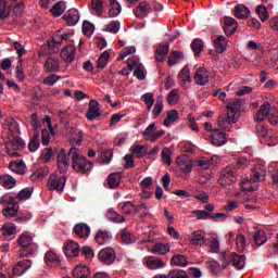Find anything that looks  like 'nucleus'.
<instances>
[{
    "instance_id": "nucleus-41",
    "label": "nucleus",
    "mask_w": 278,
    "mask_h": 278,
    "mask_svg": "<svg viewBox=\"0 0 278 278\" xmlns=\"http://www.w3.org/2000/svg\"><path fill=\"white\" fill-rule=\"evenodd\" d=\"M148 151H149V147L147 146L137 144L132 148V154L137 159L144 157V155H148L149 153Z\"/></svg>"
},
{
    "instance_id": "nucleus-15",
    "label": "nucleus",
    "mask_w": 278,
    "mask_h": 278,
    "mask_svg": "<svg viewBox=\"0 0 278 278\" xmlns=\"http://www.w3.org/2000/svg\"><path fill=\"white\" fill-rule=\"evenodd\" d=\"M265 175H266V166L262 164L255 165V167L251 170L250 181H254V182L262 181Z\"/></svg>"
},
{
    "instance_id": "nucleus-34",
    "label": "nucleus",
    "mask_w": 278,
    "mask_h": 278,
    "mask_svg": "<svg viewBox=\"0 0 278 278\" xmlns=\"http://www.w3.org/2000/svg\"><path fill=\"white\" fill-rule=\"evenodd\" d=\"M227 42L228 40L225 38V36H219L214 39L215 51L217 53H225V49H227Z\"/></svg>"
},
{
    "instance_id": "nucleus-35",
    "label": "nucleus",
    "mask_w": 278,
    "mask_h": 278,
    "mask_svg": "<svg viewBox=\"0 0 278 278\" xmlns=\"http://www.w3.org/2000/svg\"><path fill=\"white\" fill-rule=\"evenodd\" d=\"M0 186L5 188L7 190H11V188H14L16 186V179H14L12 176H0Z\"/></svg>"
},
{
    "instance_id": "nucleus-59",
    "label": "nucleus",
    "mask_w": 278,
    "mask_h": 278,
    "mask_svg": "<svg viewBox=\"0 0 278 278\" xmlns=\"http://www.w3.org/2000/svg\"><path fill=\"white\" fill-rule=\"evenodd\" d=\"M175 266H180L182 268H186V266H188V258H186L185 255L176 254L175 255Z\"/></svg>"
},
{
    "instance_id": "nucleus-32",
    "label": "nucleus",
    "mask_w": 278,
    "mask_h": 278,
    "mask_svg": "<svg viewBox=\"0 0 278 278\" xmlns=\"http://www.w3.org/2000/svg\"><path fill=\"white\" fill-rule=\"evenodd\" d=\"M2 236L8 240H12L14 236H16V225L14 224H7L2 228Z\"/></svg>"
},
{
    "instance_id": "nucleus-61",
    "label": "nucleus",
    "mask_w": 278,
    "mask_h": 278,
    "mask_svg": "<svg viewBox=\"0 0 278 278\" xmlns=\"http://www.w3.org/2000/svg\"><path fill=\"white\" fill-rule=\"evenodd\" d=\"M161 157L164 162V164H167L168 166H170V149L168 148H164L161 152Z\"/></svg>"
},
{
    "instance_id": "nucleus-38",
    "label": "nucleus",
    "mask_w": 278,
    "mask_h": 278,
    "mask_svg": "<svg viewBox=\"0 0 278 278\" xmlns=\"http://www.w3.org/2000/svg\"><path fill=\"white\" fill-rule=\"evenodd\" d=\"M190 244L192 247H201L205 244V237L199 232H193L190 235Z\"/></svg>"
},
{
    "instance_id": "nucleus-49",
    "label": "nucleus",
    "mask_w": 278,
    "mask_h": 278,
    "mask_svg": "<svg viewBox=\"0 0 278 278\" xmlns=\"http://www.w3.org/2000/svg\"><path fill=\"white\" fill-rule=\"evenodd\" d=\"M122 241L124 244H134V242H136V238L127 230V228H125L122 230Z\"/></svg>"
},
{
    "instance_id": "nucleus-60",
    "label": "nucleus",
    "mask_w": 278,
    "mask_h": 278,
    "mask_svg": "<svg viewBox=\"0 0 278 278\" xmlns=\"http://www.w3.org/2000/svg\"><path fill=\"white\" fill-rule=\"evenodd\" d=\"M30 125H31L35 134H39L40 123H38V114L37 113H33L30 115Z\"/></svg>"
},
{
    "instance_id": "nucleus-42",
    "label": "nucleus",
    "mask_w": 278,
    "mask_h": 278,
    "mask_svg": "<svg viewBox=\"0 0 278 278\" xmlns=\"http://www.w3.org/2000/svg\"><path fill=\"white\" fill-rule=\"evenodd\" d=\"M108 184L111 189L118 188V186H121V174L119 173L110 174Z\"/></svg>"
},
{
    "instance_id": "nucleus-36",
    "label": "nucleus",
    "mask_w": 278,
    "mask_h": 278,
    "mask_svg": "<svg viewBox=\"0 0 278 278\" xmlns=\"http://www.w3.org/2000/svg\"><path fill=\"white\" fill-rule=\"evenodd\" d=\"M37 149H40V132H34V136L28 143V151L30 153H36Z\"/></svg>"
},
{
    "instance_id": "nucleus-8",
    "label": "nucleus",
    "mask_w": 278,
    "mask_h": 278,
    "mask_svg": "<svg viewBox=\"0 0 278 278\" xmlns=\"http://www.w3.org/2000/svg\"><path fill=\"white\" fill-rule=\"evenodd\" d=\"M66 186V176H58L56 174H51L48 179L49 190H56V192H64Z\"/></svg>"
},
{
    "instance_id": "nucleus-9",
    "label": "nucleus",
    "mask_w": 278,
    "mask_h": 278,
    "mask_svg": "<svg viewBox=\"0 0 278 278\" xmlns=\"http://www.w3.org/2000/svg\"><path fill=\"white\" fill-rule=\"evenodd\" d=\"M98 260L105 266H112L116 262V251L112 248H104L99 252Z\"/></svg>"
},
{
    "instance_id": "nucleus-58",
    "label": "nucleus",
    "mask_w": 278,
    "mask_h": 278,
    "mask_svg": "<svg viewBox=\"0 0 278 278\" xmlns=\"http://www.w3.org/2000/svg\"><path fill=\"white\" fill-rule=\"evenodd\" d=\"M193 214L198 216V220H207V219L212 220V213L207 211L195 210L193 211Z\"/></svg>"
},
{
    "instance_id": "nucleus-62",
    "label": "nucleus",
    "mask_w": 278,
    "mask_h": 278,
    "mask_svg": "<svg viewBox=\"0 0 278 278\" xmlns=\"http://www.w3.org/2000/svg\"><path fill=\"white\" fill-rule=\"evenodd\" d=\"M175 123V109L167 112V117L163 122L164 127H170V124Z\"/></svg>"
},
{
    "instance_id": "nucleus-16",
    "label": "nucleus",
    "mask_w": 278,
    "mask_h": 278,
    "mask_svg": "<svg viewBox=\"0 0 278 278\" xmlns=\"http://www.w3.org/2000/svg\"><path fill=\"white\" fill-rule=\"evenodd\" d=\"M177 77L180 86H182L185 90L188 88V84H192V77H190V67H188V65H185Z\"/></svg>"
},
{
    "instance_id": "nucleus-51",
    "label": "nucleus",
    "mask_w": 278,
    "mask_h": 278,
    "mask_svg": "<svg viewBox=\"0 0 278 278\" xmlns=\"http://www.w3.org/2000/svg\"><path fill=\"white\" fill-rule=\"evenodd\" d=\"M91 9L96 11L98 16L103 14V0H91Z\"/></svg>"
},
{
    "instance_id": "nucleus-63",
    "label": "nucleus",
    "mask_w": 278,
    "mask_h": 278,
    "mask_svg": "<svg viewBox=\"0 0 278 278\" xmlns=\"http://www.w3.org/2000/svg\"><path fill=\"white\" fill-rule=\"evenodd\" d=\"M113 155H114V152L112 150H105L101 154V160L104 164H110V162H112Z\"/></svg>"
},
{
    "instance_id": "nucleus-10",
    "label": "nucleus",
    "mask_w": 278,
    "mask_h": 278,
    "mask_svg": "<svg viewBox=\"0 0 278 278\" xmlns=\"http://www.w3.org/2000/svg\"><path fill=\"white\" fill-rule=\"evenodd\" d=\"M143 262L150 270H157L160 268H164V261L156 256H148L143 258Z\"/></svg>"
},
{
    "instance_id": "nucleus-39",
    "label": "nucleus",
    "mask_w": 278,
    "mask_h": 278,
    "mask_svg": "<svg viewBox=\"0 0 278 278\" xmlns=\"http://www.w3.org/2000/svg\"><path fill=\"white\" fill-rule=\"evenodd\" d=\"M191 49L195 56L201 55V52L203 49H205V45L203 43V40L197 38L191 42Z\"/></svg>"
},
{
    "instance_id": "nucleus-30",
    "label": "nucleus",
    "mask_w": 278,
    "mask_h": 278,
    "mask_svg": "<svg viewBox=\"0 0 278 278\" xmlns=\"http://www.w3.org/2000/svg\"><path fill=\"white\" fill-rule=\"evenodd\" d=\"M256 134H257L258 138H262V140L273 139V135H270V132H268V128H266V126H264V124H262V122H258V124L256 125Z\"/></svg>"
},
{
    "instance_id": "nucleus-47",
    "label": "nucleus",
    "mask_w": 278,
    "mask_h": 278,
    "mask_svg": "<svg viewBox=\"0 0 278 278\" xmlns=\"http://www.w3.org/2000/svg\"><path fill=\"white\" fill-rule=\"evenodd\" d=\"M110 60V52L104 51L100 54L97 63L98 68H105L108 66V62Z\"/></svg>"
},
{
    "instance_id": "nucleus-56",
    "label": "nucleus",
    "mask_w": 278,
    "mask_h": 278,
    "mask_svg": "<svg viewBox=\"0 0 278 278\" xmlns=\"http://www.w3.org/2000/svg\"><path fill=\"white\" fill-rule=\"evenodd\" d=\"M119 29H121V22L113 21L106 26L105 31H109L110 34H118Z\"/></svg>"
},
{
    "instance_id": "nucleus-3",
    "label": "nucleus",
    "mask_w": 278,
    "mask_h": 278,
    "mask_svg": "<svg viewBox=\"0 0 278 278\" xmlns=\"http://www.w3.org/2000/svg\"><path fill=\"white\" fill-rule=\"evenodd\" d=\"M242 103H244V100L242 99H236L229 102L227 109L230 110V113L223 114L217 118L218 127H222V129H225V131H230V128L225 125H232L238 123L240 118V108H242Z\"/></svg>"
},
{
    "instance_id": "nucleus-6",
    "label": "nucleus",
    "mask_w": 278,
    "mask_h": 278,
    "mask_svg": "<svg viewBox=\"0 0 278 278\" xmlns=\"http://www.w3.org/2000/svg\"><path fill=\"white\" fill-rule=\"evenodd\" d=\"M17 244L21 247V257H29V255H34V251H36V243H34V239L29 232H23L17 238Z\"/></svg>"
},
{
    "instance_id": "nucleus-40",
    "label": "nucleus",
    "mask_w": 278,
    "mask_h": 278,
    "mask_svg": "<svg viewBox=\"0 0 278 278\" xmlns=\"http://www.w3.org/2000/svg\"><path fill=\"white\" fill-rule=\"evenodd\" d=\"M163 110H164V97L159 96V98L156 99V102L154 104L153 111H152L154 118H157L160 116V114H162Z\"/></svg>"
},
{
    "instance_id": "nucleus-57",
    "label": "nucleus",
    "mask_w": 278,
    "mask_h": 278,
    "mask_svg": "<svg viewBox=\"0 0 278 278\" xmlns=\"http://www.w3.org/2000/svg\"><path fill=\"white\" fill-rule=\"evenodd\" d=\"M10 15V7L5 4V0H0V18H8Z\"/></svg>"
},
{
    "instance_id": "nucleus-27",
    "label": "nucleus",
    "mask_w": 278,
    "mask_h": 278,
    "mask_svg": "<svg viewBox=\"0 0 278 278\" xmlns=\"http://www.w3.org/2000/svg\"><path fill=\"white\" fill-rule=\"evenodd\" d=\"M74 278H90V268L88 266L78 265L73 269Z\"/></svg>"
},
{
    "instance_id": "nucleus-55",
    "label": "nucleus",
    "mask_w": 278,
    "mask_h": 278,
    "mask_svg": "<svg viewBox=\"0 0 278 278\" xmlns=\"http://www.w3.org/2000/svg\"><path fill=\"white\" fill-rule=\"evenodd\" d=\"M144 65H142V63H139L137 65V67L134 71V76L137 77V79H139V81H143V79H146V75H144Z\"/></svg>"
},
{
    "instance_id": "nucleus-14",
    "label": "nucleus",
    "mask_w": 278,
    "mask_h": 278,
    "mask_svg": "<svg viewBox=\"0 0 278 278\" xmlns=\"http://www.w3.org/2000/svg\"><path fill=\"white\" fill-rule=\"evenodd\" d=\"M229 260L233 267L237 268V270H242L244 266H247V256L245 255H239L238 253L233 252L229 254Z\"/></svg>"
},
{
    "instance_id": "nucleus-46",
    "label": "nucleus",
    "mask_w": 278,
    "mask_h": 278,
    "mask_svg": "<svg viewBox=\"0 0 278 278\" xmlns=\"http://www.w3.org/2000/svg\"><path fill=\"white\" fill-rule=\"evenodd\" d=\"M18 217L15 218V223H21L22 225H26V223H29V220H31L33 218V214L24 211V212H20L17 213Z\"/></svg>"
},
{
    "instance_id": "nucleus-17",
    "label": "nucleus",
    "mask_w": 278,
    "mask_h": 278,
    "mask_svg": "<svg viewBox=\"0 0 278 278\" xmlns=\"http://www.w3.org/2000/svg\"><path fill=\"white\" fill-rule=\"evenodd\" d=\"M76 52L77 48H75V46H66L61 50V58L64 60V62H68V64H71L75 60Z\"/></svg>"
},
{
    "instance_id": "nucleus-50",
    "label": "nucleus",
    "mask_w": 278,
    "mask_h": 278,
    "mask_svg": "<svg viewBox=\"0 0 278 278\" xmlns=\"http://www.w3.org/2000/svg\"><path fill=\"white\" fill-rule=\"evenodd\" d=\"M256 14H258L261 21L266 22L268 21V9H266V5L261 4L256 7Z\"/></svg>"
},
{
    "instance_id": "nucleus-43",
    "label": "nucleus",
    "mask_w": 278,
    "mask_h": 278,
    "mask_svg": "<svg viewBox=\"0 0 278 278\" xmlns=\"http://www.w3.org/2000/svg\"><path fill=\"white\" fill-rule=\"evenodd\" d=\"M266 232L264 230H257L254 233V242L256 247H262L263 244H266L267 242Z\"/></svg>"
},
{
    "instance_id": "nucleus-53",
    "label": "nucleus",
    "mask_w": 278,
    "mask_h": 278,
    "mask_svg": "<svg viewBox=\"0 0 278 278\" xmlns=\"http://www.w3.org/2000/svg\"><path fill=\"white\" fill-rule=\"evenodd\" d=\"M60 79H62L61 76H58L55 74H51L48 77L43 78L42 84L45 86H53V85L58 84V81H60Z\"/></svg>"
},
{
    "instance_id": "nucleus-22",
    "label": "nucleus",
    "mask_w": 278,
    "mask_h": 278,
    "mask_svg": "<svg viewBox=\"0 0 278 278\" xmlns=\"http://www.w3.org/2000/svg\"><path fill=\"white\" fill-rule=\"evenodd\" d=\"M70 27H75L79 23V11L77 9H71L64 16Z\"/></svg>"
},
{
    "instance_id": "nucleus-44",
    "label": "nucleus",
    "mask_w": 278,
    "mask_h": 278,
    "mask_svg": "<svg viewBox=\"0 0 278 278\" xmlns=\"http://www.w3.org/2000/svg\"><path fill=\"white\" fill-rule=\"evenodd\" d=\"M9 168L13 173H17L18 175H21V173H23V170H25V162L24 161H18V162L13 161L9 164Z\"/></svg>"
},
{
    "instance_id": "nucleus-54",
    "label": "nucleus",
    "mask_w": 278,
    "mask_h": 278,
    "mask_svg": "<svg viewBox=\"0 0 278 278\" xmlns=\"http://www.w3.org/2000/svg\"><path fill=\"white\" fill-rule=\"evenodd\" d=\"M83 34L85 36H92V34H94V24H92L88 21H85L83 23Z\"/></svg>"
},
{
    "instance_id": "nucleus-33",
    "label": "nucleus",
    "mask_w": 278,
    "mask_h": 278,
    "mask_svg": "<svg viewBox=\"0 0 278 278\" xmlns=\"http://www.w3.org/2000/svg\"><path fill=\"white\" fill-rule=\"evenodd\" d=\"M109 240H112V232L105 230H98L96 235L97 244H105Z\"/></svg>"
},
{
    "instance_id": "nucleus-45",
    "label": "nucleus",
    "mask_w": 278,
    "mask_h": 278,
    "mask_svg": "<svg viewBox=\"0 0 278 278\" xmlns=\"http://www.w3.org/2000/svg\"><path fill=\"white\" fill-rule=\"evenodd\" d=\"M31 192L33 190L29 188L22 189L17 193V195H15V201H17V205H18V201H27L28 199H31Z\"/></svg>"
},
{
    "instance_id": "nucleus-4",
    "label": "nucleus",
    "mask_w": 278,
    "mask_h": 278,
    "mask_svg": "<svg viewBox=\"0 0 278 278\" xmlns=\"http://www.w3.org/2000/svg\"><path fill=\"white\" fill-rule=\"evenodd\" d=\"M0 205H8L2 210V214L5 218L18 216V201H16V198L11 193H7L0 198Z\"/></svg>"
},
{
    "instance_id": "nucleus-19",
    "label": "nucleus",
    "mask_w": 278,
    "mask_h": 278,
    "mask_svg": "<svg viewBox=\"0 0 278 278\" xmlns=\"http://www.w3.org/2000/svg\"><path fill=\"white\" fill-rule=\"evenodd\" d=\"M168 51H170L169 43H160L156 47V51L154 54L156 62H164V60H166V55H168Z\"/></svg>"
},
{
    "instance_id": "nucleus-48",
    "label": "nucleus",
    "mask_w": 278,
    "mask_h": 278,
    "mask_svg": "<svg viewBox=\"0 0 278 278\" xmlns=\"http://www.w3.org/2000/svg\"><path fill=\"white\" fill-rule=\"evenodd\" d=\"M66 250L71 251V253L74 255V257H77L79 255L81 248L79 247V243L75 241H68L66 244Z\"/></svg>"
},
{
    "instance_id": "nucleus-1",
    "label": "nucleus",
    "mask_w": 278,
    "mask_h": 278,
    "mask_svg": "<svg viewBox=\"0 0 278 278\" xmlns=\"http://www.w3.org/2000/svg\"><path fill=\"white\" fill-rule=\"evenodd\" d=\"M71 160L72 168H74L76 173H80V175H88V173L92 170V166H94V163L79 154V149L73 147L66 153V150L62 148L56 154L58 168L61 175L68 173Z\"/></svg>"
},
{
    "instance_id": "nucleus-25",
    "label": "nucleus",
    "mask_w": 278,
    "mask_h": 278,
    "mask_svg": "<svg viewBox=\"0 0 278 278\" xmlns=\"http://www.w3.org/2000/svg\"><path fill=\"white\" fill-rule=\"evenodd\" d=\"M250 14H251V11L244 4H237L235 7V16H236V18L244 21V18H249Z\"/></svg>"
},
{
    "instance_id": "nucleus-52",
    "label": "nucleus",
    "mask_w": 278,
    "mask_h": 278,
    "mask_svg": "<svg viewBox=\"0 0 278 278\" xmlns=\"http://www.w3.org/2000/svg\"><path fill=\"white\" fill-rule=\"evenodd\" d=\"M208 270H211L213 275H220L223 267L217 261H211L208 262Z\"/></svg>"
},
{
    "instance_id": "nucleus-18",
    "label": "nucleus",
    "mask_w": 278,
    "mask_h": 278,
    "mask_svg": "<svg viewBox=\"0 0 278 278\" xmlns=\"http://www.w3.org/2000/svg\"><path fill=\"white\" fill-rule=\"evenodd\" d=\"M176 164L182 173H192V164L188 155H180L176 159Z\"/></svg>"
},
{
    "instance_id": "nucleus-37",
    "label": "nucleus",
    "mask_w": 278,
    "mask_h": 278,
    "mask_svg": "<svg viewBox=\"0 0 278 278\" xmlns=\"http://www.w3.org/2000/svg\"><path fill=\"white\" fill-rule=\"evenodd\" d=\"M168 251H170V247L162 242L155 243L152 248V253H154V255H166Z\"/></svg>"
},
{
    "instance_id": "nucleus-21",
    "label": "nucleus",
    "mask_w": 278,
    "mask_h": 278,
    "mask_svg": "<svg viewBox=\"0 0 278 278\" xmlns=\"http://www.w3.org/2000/svg\"><path fill=\"white\" fill-rule=\"evenodd\" d=\"M29 268H31V261L29 260L20 261L13 268V275L21 277L22 275H25V273H27Z\"/></svg>"
},
{
    "instance_id": "nucleus-64",
    "label": "nucleus",
    "mask_w": 278,
    "mask_h": 278,
    "mask_svg": "<svg viewBox=\"0 0 278 278\" xmlns=\"http://www.w3.org/2000/svg\"><path fill=\"white\" fill-rule=\"evenodd\" d=\"M178 149H180L181 153H192V144L188 142L178 143Z\"/></svg>"
},
{
    "instance_id": "nucleus-29",
    "label": "nucleus",
    "mask_w": 278,
    "mask_h": 278,
    "mask_svg": "<svg viewBox=\"0 0 278 278\" xmlns=\"http://www.w3.org/2000/svg\"><path fill=\"white\" fill-rule=\"evenodd\" d=\"M50 12L52 16H55V18L60 17L61 15L66 12V2L64 1H59L56 2L51 9Z\"/></svg>"
},
{
    "instance_id": "nucleus-20",
    "label": "nucleus",
    "mask_w": 278,
    "mask_h": 278,
    "mask_svg": "<svg viewBox=\"0 0 278 278\" xmlns=\"http://www.w3.org/2000/svg\"><path fill=\"white\" fill-rule=\"evenodd\" d=\"M73 232L78 236V238H90V226L86 223H78L74 226Z\"/></svg>"
},
{
    "instance_id": "nucleus-26",
    "label": "nucleus",
    "mask_w": 278,
    "mask_h": 278,
    "mask_svg": "<svg viewBox=\"0 0 278 278\" xmlns=\"http://www.w3.org/2000/svg\"><path fill=\"white\" fill-rule=\"evenodd\" d=\"M149 12H151V8H149V3H147V1H143L139 3L134 11V14L137 15L138 18H144V16H148Z\"/></svg>"
},
{
    "instance_id": "nucleus-5",
    "label": "nucleus",
    "mask_w": 278,
    "mask_h": 278,
    "mask_svg": "<svg viewBox=\"0 0 278 278\" xmlns=\"http://www.w3.org/2000/svg\"><path fill=\"white\" fill-rule=\"evenodd\" d=\"M236 181H238V168H236V165L224 167L218 178L219 186L222 188H227L228 186H233Z\"/></svg>"
},
{
    "instance_id": "nucleus-12",
    "label": "nucleus",
    "mask_w": 278,
    "mask_h": 278,
    "mask_svg": "<svg viewBox=\"0 0 278 278\" xmlns=\"http://www.w3.org/2000/svg\"><path fill=\"white\" fill-rule=\"evenodd\" d=\"M99 110H101V105L99 104V101L91 100L89 102V108L86 115L87 119L94 121V118H98V116H101V112H99Z\"/></svg>"
},
{
    "instance_id": "nucleus-2",
    "label": "nucleus",
    "mask_w": 278,
    "mask_h": 278,
    "mask_svg": "<svg viewBox=\"0 0 278 278\" xmlns=\"http://www.w3.org/2000/svg\"><path fill=\"white\" fill-rule=\"evenodd\" d=\"M14 134H21V128L18 123L12 122L9 127L8 141L5 142V149L9 157H21V154L17 151L25 149V141Z\"/></svg>"
},
{
    "instance_id": "nucleus-13",
    "label": "nucleus",
    "mask_w": 278,
    "mask_h": 278,
    "mask_svg": "<svg viewBox=\"0 0 278 278\" xmlns=\"http://www.w3.org/2000/svg\"><path fill=\"white\" fill-rule=\"evenodd\" d=\"M211 142L214 147H223L227 142V134L220 131V129L213 130L211 135Z\"/></svg>"
},
{
    "instance_id": "nucleus-23",
    "label": "nucleus",
    "mask_w": 278,
    "mask_h": 278,
    "mask_svg": "<svg viewBox=\"0 0 278 278\" xmlns=\"http://www.w3.org/2000/svg\"><path fill=\"white\" fill-rule=\"evenodd\" d=\"M194 81L199 86H205L210 81V76L207 75V70L205 67H200L194 75Z\"/></svg>"
},
{
    "instance_id": "nucleus-11",
    "label": "nucleus",
    "mask_w": 278,
    "mask_h": 278,
    "mask_svg": "<svg viewBox=\"0 0 278 278\" xmlns=\"http://www.w3.org/2000/svg\"><path fill=\"white\" fill-rule=\"evenodd\" d=\"M223 29L226 36H233L238 29V22L233 17H224Z\"/></svg>"
},
{
    "instance_id": "nucleus-31",
    "label": "nucleus",
    "mask_w": 278,
    "mask_h": 278,
    "mask_svg": "<svg viewBox=\"0 0 278 278\" xmlns=\"http://www.w3.org/2000/svg\"><path fill=\"white\" fill-rule=\"evenodd\" d=\"M122 12L121 3L116 0H110L109 16L110 18H116Z\"/></svg>"
},
{
    "instance_id": "nucleus-7",
    "label": "nucleus",
    "mask_w": 278,
    "mask_h": 278,
    "mask_svg": "<svg viewBox=\"0 0 278 278\" xmlns=\"http://www.w3.org/2000/svg\"><path fill=\"white\" fill-rule=\"evenodd\" d=\"M268 118L270 125H277L278 123V113H270V103L265 102L262 104L256 113L255 121L256 123H263V121H266Z\"/></svg>"
},
{
    "instance_id": "nucleus-28",
    "label": "nucleus",
    "mask_w": 278,
    "mask_h": 278,
    "mask_svg": "<svg viewBox=\"0 0 278 278\" xmlns=\"http://www.w3.org/2000/svg\"><path fill=\"white\" fill-rule=\"evenodd\" d=\"M45 262L48 264V266L55 268L56 266H60L61 261L58 254H55L53 251H50L46 253Z\"/></svg>"
},
{
    "instance_id": "nucleus-24",
    "label": "nucleus",
    "mask_w": 278,
    "mask_h": 278,
    "mask_svg": "<svg viewBox=\"0 0 278 278\" xmlns=\"http://www.w3.org/2000/svg\"><path fill=\"white\" fill-rule=\"evenodd\" d=\"M46 73H58L60 71V61L53 58H48L43 64Z\"/></svg>"
}]
</instances>
